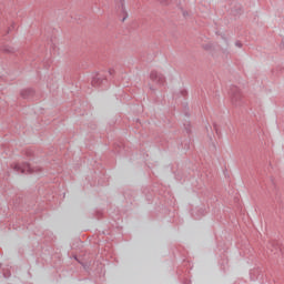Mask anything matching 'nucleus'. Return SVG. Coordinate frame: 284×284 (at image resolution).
Listing matches in <instances>:
<instances>
[{
	"instance_id": "1",
	"label": "nucleus",
	"mask_w": 284,
	"mask_h": 284,
	"mask_svg": "<svg viewBox=\"0 0 284 284\" xmlns=\"http://www.w3.org/2000/svg\"><path fill=\"white\" fill-rule=\"evenodd\" d=\"M114 69H109L108 71L98 72L91 81L93 88H99L100 90H108L110 88V81L114 79Z\"/></svg>"
},
{
	"instance_id": "2",
	"label": "nucleus",
	"mask_w": 284,
	"mask_h": 284,
	"mask_svg": "<svg viewBox=\"0 0 284 284\" xmlns=\"http://www.w3.org/2000/svg\"><path fill=\"white\" fill-rule=\"evenodd\" d=\"M11 169L13 172H17V174H38V176L43 174V169L41 166H31L28 162H16L11 164Z\"/></svg>"
},
{
	"instance_id": "3",
	"label": "nucleus",
	"mask_w": 284,
	"mask_h": 284,
	"mask_svg": "<svg viewBox=\"0 0 284 284\" xmlns=\"http://www.w3.org/2000/svg\"><path fill=\"white\" fill-rule=\"evenodd\" d=\"M202 48L206 52H210L212 57H221V54L223 59L230 57V51L227 49L221 48V45H219L217 43L209 42L206 44H203Z\"/></svg>"
},
{
	"instance_id": "4",
	"label": "nucleus",
	"mask_w": 284,
	"mask_h": 284,
	"mask_svg": "<svg viewBox=\"0 0 284 284\" xmlns=\"http://www.w3.org/2000/svg\"><path fill=\"white\" fill-rule=\"evenodd\" d=\"M229 94L231 97V101L233 103V105H243L244 100H243V93H241V89H239V87L236 85H231L230 90H229Z\"/></svg>"
},
{
	"instance_id": "5",
	"label": "nucleus",
	"mask_w": 284,
	"mask_h": 284,
	"mask_svg": "<svg viewBox=\"0 0 284 284\" xmlns=\"http://www.w3.org/2000/svg\"><path fill=\"white\" fill-rule=\"evenodd\" d=\"M95 174L98 178L90 182L91 186H97V185H108V175H105V171H100L99 173L95 171Z\"/></svg>"
},
{
	"instance_id": "6",
	"label": "nucleus",
	"mask_w": 284,
	"mask_h": 284,
	"mask_svg": "<svg viewBox=\"0 0 284 284\" xmlns=\"http://www.w3.org/2000/svg\"><path fill=\"white\" fill-rule=\"evenodd\" d=\"M150 79L153 83H156V85H165V75L158 71H151Z\"/></svg>"
},
{
	"instance_id": "7",
	"label": "nucleus",
	"mask_w": 284,
	"mask_h": 284,
	"mask_svg": "<svg viewBox=\"0 0 284 284\" xmlns=\"http://www.w3.org/2000/svg\"><path fill=\"white\" fill-rule=\"evenodd\" d=\"M36 91L32 88L24 89L20 92V97L26 99L27 101H32L34 99Z\"/></svg>"
},
{
	"instance_id": "8",
	"label": "nucleus",
	"mask_w": 284,
	"mask_h": 284,
	"mask_svg": "<svg viewBox=\"0 0 284 284\" xmlns=\"http://www.w3.org/2000/svg\"><path fill=\"white\" fill-rule=\"evenodd\" d=\"M126 203H132V199H134L136 192H134V190L126 187L123 190L122 192Z\"/></svg>"
},
{
	"instance_id": "9",
	"label": "nucleus",
	"mask_w": 284,
	"mask_h": 284,
	"mask_svg": "<svg viewBox=\"0 0 284 284\" xmlns=\"http://www.w3.org/2000/svg\"><path fill=\"white\" fill-rule=\"evenodd\" d=\"M115 1H116V8L119 12H122V14H124L122 21H125L128 17V11H125V0H115Z\"/></svg>"
},
{
	"instance_id": "10",
	"label": "nucleus",
	"mask_w": 284,
	"mask_h": 284,
	"mask_svg": "<svg viewBox=\"0 0 284 284\" xmlns=\"http://www.w3.org/2000/svg\"><path fill=\"white\" fill-rule=\"evenodd\" d=\"M0 50H2L4 52V54H14L17 52V49L4 44Z\"/></svg>"
},
{
	"instance_id": "11",
	"label": "nucleus",
	"mask_w": 284,
	"mask_h": 284,
	"mask_svg": "<svg viewBox=\"0 0 284 284\" xmlns=\"http://www.w3.org/2000/svg\"><path fill=\"white\" fill-rule=\"evenodd\" d=\"M44 156H54L57 154V149L54 146L49 148L47 151H43Z\"/></svg>"
},
{
	"instance_id": "12",
	"label": "nucleus",
	"mask_w": 284,
	"mask_h": 284,
	"mask_svg": "<svg viewBox=\"0 0 284 284\" xmlns=\"http://www.w3.org/2000/svg\"><path fill=\"white\" fill-rule=\"evenodd\" d=\"M184 131L186 134H192V124H190V122L184 124Z\"/></svg>"
},
{
	"instance_id": "13",
	"label": "nucleus",
	"mask_w": 284,
	"mask_h": 284,
	"mask_svg": "<svg viewBox=\"0 0 284 284\" xmlns=\"http://www.w3.org/2000/svg\"><path fill=\"white\" fill-rule=\"evenodd\" d=\"M26 156H27V159H33V156H34V151H33L32 149H28V150L26 151Z\"/></svg>"
},
{
	"instance_id": "14",
	"label": "nucleus",
	"mask_w": 284,
	"mask_h": 284,
	"mask_svg": "<svg viewBox=\"0 0 284 284\" xmlns=\"http://www.w3.org/2000/svg\"><path fill=\"white\" fill-rule=\"evenodd\" d=\"M73 258H74V261H78L84 270H88V263H84L81 260H79V256H77V255H74Z\"/></svg>"
},
{
	"instance_id": "15",
	"label": "nucleus",
	"mask_w": 284,
	"mask_h": 284,
	"mask_svg": "<svg viewBox=\"0 0 284 284\" xmlns=\"http://www.w3.org/2000/svg\"><path fill=\"white\" fill-rule=\"evenodd\" d=\"M142 61H146L148 63H150V61H154V55L149 54L146 58L145 55H142Z\"/></svg>"
},
{
	"instance_id": "16",
	"label": "nucleus",
	"mask_w": 284,
	"mask_h": 284,
	"mask_svg": "<svg viewBox=\"0 0 284 284\" xmlns=\"http://www.w3.org/2000/svg\"><path fill=\"white\" fill-rule=\"evenodd\" d=\"M213 130L216 132L217 136H221V129H219L216 123L213 124Z\"/></svg>"
},
{
	"instance_id": "17",
	"label": "nucleus",
	"mask_w": 284,
	"mask_h": 284,
	"mask_svg": "<svg viewBox=\"0 0 284 284\" xmlns=\"http://www.w3.org/2000/svg\"><path fill=\"white\" fill-rule=\"evenodd\" d=\"M95 219H98V221L101 220V219H103V212L97 211V212H95Z\"/></svg>"
},
{
	"instance_id": "18",
	"label": "nucleus",
	"mask_w": 284,
	"mask_h": 284,
	"mask_svg": "<svg viewBox=\"0 0 284 284\" xmlns=\"http://www.w3.org/2000/svg\"><path fill=\"white\" fill-rule=\"evenodd\" d=\"M162 6H170L172 3V0H159Z\"/></svg>"
},
{
	"instance_id": "19",
	"label": "nucleus",
	"mask_w": 284,
	"mask_h": 284,
	"mask_svg": "<svg viewBox=\"0 0 284 284\" xmlns=\"http://www.w3.org/2000/svg\"><path fill=\"white\" fill-rule=\"evenodd\" d=\"M51 43H52V45H51V54H52V52H53V54H55V52H57V44H54V42H52V40H51Z\"/></svg>"
},
{
	"instance_id": "20",
	"label": "nucleus",
	"mask_w": 284,
	"mask_h": 284,
	"mask_svg": "<svg viewBox=\"0 0 284 284\" xmlns=\"http://www.w3.org/2000/svg\"><path fill=\"white\" fill-rule=\"evenodd\" d=\"M3 276L4 278H10V276H12V274L10 273V271L3 272Z\"/></svg>"
},
{
	"instance_id": "21",
	"label": "nucleus",
	"mask_w": 284,
	"mask_h": 284,
	"mask_svg": "<svg viewBox=\"0 0 284 284\" xmlns=\"http://www.w3.org/2000/svg\"><path fill=\"white\" fill-rule=\"evenodd\" d=\"M235 45H236V48H243V42H241V41L237 40V41L235 42Z\"/></svg>"
},
{
	"instance_id": "22",
	"label": "nucleus",
	"mask_w": 284,
	"mask_h": 284,
	"mask_svg": "<svg viewBox=\"0 0 284 284\" xmlns=\"http://www.w3.org/2000/svg\"><path fill=\"white\" fill-rule=\"evenodd\" d=\"M181 94H182V97H187V90H182Z\"/></svg>"
},
{
	"instance_id": "23",
	"label": "nucleus",
	"mask_w": 284,
	"mask_h": 284,
	"mask_svg": "<svg viewBox=\"0 0 284 284\" xmlns=\"http://www.w3.org/2000/svg\"><path fill=\"white\" fill-rule=\"evenodd\" d=\"M48 234H50V239L52 240L53 234L50 233V232H44L42 235H43V236H48Z\"/></svg>"
},
{
	"instance_id": "24",
	"label": "nucleus",
	"mask_w": 284,
	"mask_h": 284,
	"mask_svg": "<svg viewBox=\"0 0 284 284\" xmlns=\"http://www.w3.org/2000/svg\"><path fill=\"white\" fill-rule=\"evenodd\" d=\"M187 16H189L187 11H183V17H187Z\"/></svg>"
},
{
	"instance_id": "25",
	"label": "nucleus",
	"mask_w": 284,
	"mask_h": 284,
	"mask_svg": "<svg viewBox=\"0 0 284 284\" xmlns=\"http://www.w3.org/2000/svg\"><path fill=\"white\" fill-rule=\"evenodd\" d=\"M45 68H50V62H47Z\"/></svg>"
},
{
	"instance_id": "26",
	"label": "nucleus",
	"mask_w": 284,
	"mask_h": 284,
	"mask_svg": "<svg viewBox=\"0 0 284 284\" xmlns=\"http://www.w3.org/2000/svg\"><path fill=\"white\" fill-rule=\"evenodd\" d=\"M12 29H14V26H12V27L9 28V30H12Z\"/></svg>"
},
{
	"instance_id": "27",
	"label": "nucleus",
	"mask_w": 284,
	"mask_h": 284,
	"mask_svg": "<svg viewBox=\"0 0 284 284\" xmlns=\"http://www.w3.org/2000/svg\"><path fill=\"white\" fill-rule=\"evenodd\" d=\"M150 90H153V91H154V87H150Z\"/></svg>"
},
{
	"instance_id": "28",
	"label": "nucleus",
	"mask_w": 284,
	"mask_h": 284,
	"mask_svg": "<svg viewBox=\"0 0 284 284\" xmlns=\"http://www.w3.org/2000/svg\"><path fill=\"white\" fill-rule=\"evenodd\" d=\"M143 194H148V192H145V190H143Z\"/></svg>"
},
{
	"instance_id": "29",
	"label": "nucleus",
	"mask_w": 284,
	"mask_h": 284,
	"mask_svg": "<svg viewBox=\"0 0 284 284\" xmlns=\"http://www.w3.org/2000/svg\"><path fill=\"white\" fill-rule=\"evenodd\" d=\"M200 212H203V209H201Z\"/></svg>"
}]
</instances>
